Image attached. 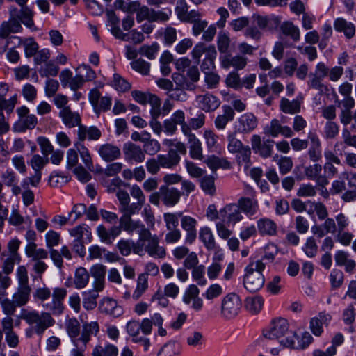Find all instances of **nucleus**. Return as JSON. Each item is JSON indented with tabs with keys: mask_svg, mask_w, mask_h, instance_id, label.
Segmentation results:
<instances>
[{
	"mask_svg": "<svg viewBox=\"0 0 356 356\" xmlns=\"http://www.w3.org/2000/svg\"><path fill=\"white\" fill-rule=\"evenodd\" d=\"M138 234V240L134 248V253L142 256L145 252L154 258L163 259L166 255L164 247L159 245V238L157 235L152 234L145 225L135 230Z\"/></svg>",
	"mask_w": 356,
	"mask_h": 356,
	"instance_id": "obj_1",
	"label": "nucleus"
},
{
	"mask_svg": "<svg viewBox=\"0 0 356 356\" xmlns=\"http://www.w3.org/2000/svg\"><path fill=\"white\" fill-rule=\"evenodd\" d=\"M220 221L216 222V229L218 236L228 239L232 231L228 227L234 226L244 218L239 206L236 203H229L220 209Z\"/></svg>",
	"mask_w": 356,
	"mask_h": 356,
	"instance_id": "obj_2",
	"label": "nucleus"
},
{
	"mask_svg": "<svg viewBox=\"0 0 356 356\" xmlns=\"http://www.w3.org/2000/svg\"><path fill=\"white\" fill-rule=\"evenodd\" d=\"M266 268V263L262 260L251 261L245 268L243 286L251 293L259 291L264 286L265 278L262 271Z\"/></svg>",
	"mask_w": 356,
	"mask_h": 356,
	"instance_id": "obj_3",
	"label": "nucleus"
},
{
	"mask_svg": "<svg viewBox=\"0 0 356 356\" xmlns=\"http://www.w3.org/2000/svg\"><path fill=\"white\" fill-rule=\"evenodd\" d=\"M20 318L24 320L27 324L34 327L35 333L41 336L49 327L55 324V320L50 313L36 310H27L23 309Z\"/></svg>",
	"mask_w": 356,
	"mask_h": 356,
	"instance_id": "obj_4",
	"label": "nucleus"
},
{
	"mask_svg": "<svg viewBox=\"0 0 356 356\" xmlns=\"http://www.w3.org/2000/svg\"><path fill=\"white\" fill-rule=\"evenodd\" d=\"M145 204L138 202L128 203L124 208L119 209L122 213L120 218V225L123 230L129 234H132L137 229L145 225L140 220H134L131 216L138 213Z\"/></svg>",
	"mask_w": 356,
	"mask_h": 356,
	"instance_id": "obj_5",
	"label": "nucleus"
},
{
	"mask_svg": "<svg viewBox=\"0 0 356 356\" xmlns=\"http://www.w3.org/2000/svg\"><path fill=\"white\" fill-rule=\"evenodd\" d=\"M242 308V301L238 295L235 293L227 294L222 300L220 305V316L226 321L236 318Z\"/></svg>",
	"mask_w": 356,
	"mask_h": 356,
	"instance_id": "obj_6",
	"label": "nucleus"
},
{
	"mask_svg": "<svg viewBox=\"0 0 356 356\" xmlns=\"http://www.w3.org/2000/svg\"><path fill=\"white\" fill-rule=\"evenodd\" d=\"M329 67L323 62H319L316 65L315 72L310 73L307 85L309 88L318 91L321 95L329 91L327 85L323 83V79L327 76Z\"/></svg>",
	"mask_w": 356,
	"mask_h": 356,
	"instance_id": "obj_7",
	"label": "nucleus"
},
{
	"mask_svg": "<svg viewBox=\"0 0 356 356\" xmlns=\"http://www.w3.org/2000/svg\"><path fill=\"white\" fill-rule=\"evenodd\" d=\"M67 296V290L64 288H55L52 292V299L42 304L45 312L51 315H60L64 310L63 300Z\"/></svg>",
	"mask_w": 356,
	"mask_h": 356,
	"instance_id": "obj_8",
	"label": "nucleus"
},
{
	"mask_svg": "<svg viewBox=\"0 0 356 356\" xmlns=\"http://www.w3.org/2000/svg\"><path fill=\"white\" fill-rule=\"evenodd\" d=\"M177 125L181 126L182 134L191 129L186 122V115L182 110L175 111L170 118L163 121L164 132L168 135L175 134L177 130Z\"/></svg>",
	"mask_w": 356,
	"mask_h": 356,
	"instance_id": "obj_9",
	"label": "nucleus"
},
{
	"mask_svg": "<svg viewBox=\"0 0 356 356\" xmlns=\"http://www.w3.org/2000/svg\"><path fill=\"white\" fill-rule=\"evenodd\" d=\"M289 332V324L284 318H276L271 321L268 327L263 330V336L269 339H279Z\"/></svg>",
	"mask_w": 356,
	"mask_h": 356,
	"instance_id": "obj_10",
	"label": "nucleus"
},
{
	"mask_svg": "<svg viewBox=\"0 0 356 356\" xmlns=\"http://www.w3.org/2000/svg\"><path fill=\"white\" fill-rule=\"evenodd\" d=\"M17 8L11 6L9 8L10 19L4 21L0 26V38H6L10 33H17L22 31V26L19 20L16 19Z\"/></svg>",
	"mask_w": 356,
	"mask_h": 356,
	"instance_id": "obj_11",
	"label": "nucleus"
},
{
	"mask_svg": "<svg viewBox=\"0 0 356 356\" xmlns=\"http://www.w3.org/2000/svg\"><path fill=\"white\" fill-rule=\"evenodd\" d=\"M258 118L252 113L241 115L235 122V131L241 134L252 132L258 126Z\"/></svg>",
	"mask_w": 356,
	"mask_h": 356,
	"instance_id": "obj_12",
	"label": "nucleus"
},
{
	"mask_svg": "<svg viewBox=\"0 0 356 356\" xmlns=\"http://www.w3.org/2000/svg\"><path fill=\"white\" fill-rule=\"evenodd\" d=\"M13 40H17V46L23 45L24 48V54L26 57L31 58L35 55L39 49L38 44L35 41L33 38H28L24 40L17 36H13L6 40V45L0 51V53H4L6 51L7 47Z\"/></svg>",
	"mask_w": 356,
	"mask_h": 356,
	"instance_id": "obj_13",
	"label": "nucleus"
},
{
	"mask_svg": "<svg viewBox=\"0 0 356 356\" xmlns=\"http://www.w3.org/2000/svg\"><path fill=\"white\" fill-rule=\"evenodd\" d=\"M251 146L255 153L259 154L263 158H268L272 156L274 141L270 139L261 141L260 136L254 134L252 136Z\"/></svg>",
	"mask_w": 356,
	"mask_h": 356,
	"instance_id": "obj_14",
	"label": "nucleus"
},
{
	"mask_svg": "<svg viewBox=\"0 0 356 356\" xmlns=\"http://www.w3.org/2000/svg\"><path fill=\"white\" fill-rule=\"evenodd\" d=\"M246 188L252 197H241L236 204L239 206L242 213L243 212L247 215L253 216L259 209L258 200L254 197L255 192L253 188L250 186H246Z\"/></svg>",
	"mask_w": 356,
	"mask_h": 356,
	"instance_id": "obj_15",
	"label": "nucleus"
},
{
	"mask_svg": "<svg viewBox=\"0 0 356 356\" xmlns=\"http://www.w3.org/2000/svg\"><path fill=\"white\" fill-rule=\"evenodd\" d=\"M181 226L186 232L185 244L192 245L197 238V220L190 216H183L181 218Z\"/></svg>",
	"mask_w": 356,
	"mask_h": 356,
	"instance_id": "obj_16",
	"label": "nucleus"
},
{
	"mask_svg": "<svg viewBox=\"0 0 356 356\" xmlns=\"http://www.w3.org/2000/svg\"><path fill=\"white\" fill-rule=\"evenodd\" d=\"M264 133L268 136L276 138L281 134L285 138L293 136V131L288 126H282L277 119H273L270 124L264 128Z\"/></svg>",
	"mask_w": 356,
	"mask_h": 356,
	"instance_id": "obj_17",
	"label": "nucleus"
},
{
	"mask_svg": "<svg viewBox=\"0 0 356 356\" xmlns=\"http://www.w3.org/2000/svg\"><path fill=\"white\" fill-rule=\"evenodd\" d=\"M200 290L195 284L189 285L183 296V302L191 305L195 311H200L203 307V300L199 297Z\"/></svg>",
	"mask_w": 356,
	"mask_h": 356,
	"instance_id": "obj_18",
	"label": "nucleus"
},
{
	"mask_svg": "<svg viewBox=\"0 0 356 356\" xmlns=\"http://www.w3.org/2000/svg\"><path fill=\"white\" fill-rule=\"evenodd\" d=\"M122 150L124 159L128 162L143 163L145 159V154L143 149L134 143H125Z\"/></svg>",
	"mask_w": 356,
	"mask_h": 356,
	"instance_id": "obj_19",
	"label": "nucleus"
},
{
	"mask_svg": "<svg viewBox=\"0 0 356 356\" xmlns=\"http://www.w3.org/2000/svg\"><path fill=\"white\" fill-rule=\"evenodd\" d=\"M220 60L222 68L229 69L230 67H233L236 70L244 69L248 63V58L240 54L235 56L225 54L220 56Z\"/></svg>",
	"mask_w": 356,
	"mask_h": 356,
	"instance_id": "obj_20",
	"label": "nucleus"
},
{
	"mask_svg": "<svg viewBox=\"0 0 356 356\" xmlns=\"http://www.w3.org/2000/svg\"><path fill=\"white\" fill-rule=\"evenodd\" d=\"M297 339L296 334L291 332V334L288 336L286 339L280 341V344L286 348H297V349H305L313 341L312 336L308 332H305L302 334L300 341H298V346H296L295 340Z\"/></svg>",
	"mask_w": 356,
	"mask_h": 356,
	"instance_id": "obj_21",
	"label": "nucleus"
},
{
	"mask_svg": "<svg viewBox=\"0 0 356 356\" xmlns=\"http://www.w3.org/2000/svg\"><path fill=\"white\" fill-rule=\"evenodd\" d=\"M196 102L199 107L204 112H213L220 105V100L215 95L206 93L196 97Z\"/></svg>",
	"mask_w": 356,
	"mask_h": 356,
	"instance_id": "obj_22",
	"label": "nucleus"
},
{
	"mask_svg": "<svg viewBox=\"0 0 356 356\" xmlns=\"http://www.w3.org/2000/svg\"><path fill=\"white\" fill-rule=\"evenodd\" d=\"M98 154L103 161L112 162L121 156V150L118 146L107 143L99 146Z\"/></svg>",
	"mask_w": 356,
	"mask_h": 356,
	"instance_id": "obj_23",
	"label": "nucleus"
},
{
	"mask_svg": "<svg viewBox=\"0 0 356 356\" xmlns=\"http://www.w3.org/2000/svg\"><path fill=\"white\" fill-rule=\"evenodd\" d=\"M162 193V202L167 207L176 205L181 196V192L174 187H169L166 185L160 186Z\"/></svg>",
	"mask_w": 356,
	"mask_h": 356,
	"instance_id": "obj_24",
	"label": "nucleus"
},
{
	"mask_svg": "<svg viewBox=\"0 0 356 356\" xmlns=\"http://www.w3.org/2000/svg\"><path fill=\"white\" fill-rule=\"evenodd\" d=\"M99 309L102 313L115 318L120 316L124 312L122 306L119 305L116 300L110 298H105L101 301Z\"/></svg>",
	"mask_w": 356,
	"mask_h": 356,
	"instance_id": "obj_25",
	"label": "nucleus"
},
{
	"mask_svg": "<svg viewBox=\"0 0 356 356\" xmlns=\"http://www.w3.org/2000/svg\"><path fill=\"white\" fill-rule=\"evenodd\" d=\"M332 319L330 314L325 312H320L316 317L310 320V329L312 333L316 336H320L323 332V326H327Z\"/></svg>",
	"mask_w": 356,
	"mask_h": 356,
	"instance_id": "obj_26",
	"label": "nucleus"
},
{
	"mask_svg": "<svg viewBox=\"0 0 356 356\" xmlns=\"http://www.w3.org/2000/svg\"><path fill=\"white\" fill-rule=\"evenodd\" d=\"M322 166L315 163L304 168L305 175L307 179L314 180L320 186H325L328 184L327 178L321 175Z\"/></svg>",
	"mask_w": 356,
	"mask_h": 356,
	"instance_id": "obj_27",
	"label": "nucleus"
},
{
	"mask_svg": "<svg viewBox=\"0 0 356 356\" xmlns=\"http://www.w3.org/2000/svg\"><path fill=\"white\" fill-rule=\"evenodd\" d=\"M308 139L310 140L312 145L308 150V155L310 160L313 162H318L321 159V143L314 132L308 133Z\"/></svg>",
	"mask_w": 356,
	"mask_h": 356,
	"instance_id": "obj_28",
	"label": "nucleus"
},
{
	"mask_svg": "<svg viewBox=\"0 0 356 356\" xmlns=\"http://www.w3.org/2000/svg\"><path fill=\"white\" fill-rule=\"evenodd\" d=\"M59 117L62 119L63 124L69 128L79 126L81 123L79 114L72 112L70 107L60 110Z\"/></svg>",
	"mask_w": 356,
	"mask_h": 356,
	"instance_id": "obj_29",
	"label": "nucleus"
},
{
	"mask_svg": "<svg viewBox=\"0 0 356 356\" xmlns=\"http://www.w3.org/2000/svg\"><path fill=\"white\" fill-rule=\"evenodd\" d=\"M161 168H172L176 166L179 161L180 156L175 149H170L167 154H159L156 156Z\"/></svg>",
	"mask_w": 356,
	"mask_h": 356,
	"instance_id": "obj_30",
	"label": "nucleus"
},
{
	"mask_svg": "<svg viewBox=\"0 0 356 356\" xmlns=\"http://www.w3.org/2000/svg\"><path fill=\"white\" fill-rule=\"evenodd\" d=\"M223 113L217 115L215 119L214 124L218 129H224L229 122L233 120L235 113L234 109L228 105L222 106Z\"/></svg>",
	"mask_w": 356,
	"mask_h": 356,
	"instance_id": "obj_31",
	"label": "nucleus"
},
{
	"mask_svg": "<svg viewBox=\"0 0 356 356\" xmlns=\"http://www.w3.org/2000/svg\"><path fill=\"white\" fill-rule=\"evenodd\" d=\"M199 238L207 250H215L216 243L214 235L210 227L207 226L202 227L199 230Z\"/></svg>",
	"mask_w": 356,
	"mask_h": 356,
	"instance_id": "obj_32",
	"label": "nucleus"
},
{
	"mask_svg": "<svg viewBox=\"0 0 356 356\" xmlns=\"http://www.w3.org/2000/svg\"><path fill=\"white\" fill-rule=\"evenodd\" d=\"M257 228L261 236H275L277 234V225L269 218H261L257 220Z\"/></svg>",
	"mask_w": 356,
	"mask_h": 356,
	"instance_id": "obj_33",
	"label": "nucleus"
},
{
	"mask_svg": "<svg viewBox=\"0 0 356 356\" xmlns=\"http://www.w3.org/2000/svg\"><path fill=\"white\" fill-rule=\"evenodd\" d=\"M99 331V325L97 322L86 323L83 325L81 337L76 339L87 344L90 340L91 335H96Z\"/></svg>",
	"mask_w": 356,
	"mask_h": 356,
	"instance_id": "obj_34",
	"label": "nucleus"
},
{
	"mask_svg": "<svg viewBox=\"0 0 356 356\" xmlns=\"http://www.w3.org/2000/svg\"><path fill=\"white\" fill-rule=\"evenodd\" d=\"M16 19L28 28L34 26L33 12L27 6H23L20 10L17 9Z\"/></svg>",
	"mask_w": 356,
	"mask_h": 356,
	"instance_id": "obj_35",
	"label": "nucleus"
},
{
	"mask_svg": "<svg viewBox=\"0 0 356 356\" xmlns=\"http://www.w3.org/2000/svg\"><path fill=\"white\" fill-rule=\"evenodd\" d=\"M307 204H309L307 209L308 214L313 215L316 213L318 219L321 220H323L328 216L327 209L325 205L322 202L308 200Z\"/></svg>",
	"mask_w": 356,
	"mask_h": 356,
	"instance_id": "obj_36",
	"label": "nucleus"
},
{
	"mask_svg": "<svg viewBox=\"0 0 356 356\" xmlns=\"http://www.w3.org/2000/svg\"><path fill=\"white\" fill-rule=\"evenodd\" d=\"M90 275L87 270L83 267L76 268L73 284L76 289H81L85 288L89 282Z\"/></svg>",
	"mask_w": 356,
	"mask_h": 356,
	"instance_id": "obj_37",
	"label": "nucleus"
},
{
	"mask_svg": "<svg viewBox=\"0 0 356 356\" xmlns=\"http://www.w3.org/2000/svg\"><path fill=\"white\" fill-rule=\"evenodd\" d=\"M334 26L336 31L343 32L348 38H351L355 35V29L353 24L347 22L343 18L337 19Z\"/></svg>",
	"mask_w": 356,
	"mask_h": 356,
	"instance_id": "obj_38",
	"label": "nucleus"
},
{
	"mask_svg": "<svg viewBox=\"0 0 356 356\" xmlns=\"http://www.w3.org/2000/svg\"><path fill=\"white\" fill-rule=\"evenodd\" d=\"M301 102L298 99L292 101L285 97H282L280 100V109L284 113L295 114L300 111Z\"/></svg>",
	"mask_w": 356,
	"mask_h": 356,
	"instance_id": "obj_39",
	"label": "nucleus"
},
{
	"mask_svg": "<svg viewBox=\"0 0 356 356\" xmlns=\"http://www.w3.org/2000/svg\"><path fill=\"white\" fill-rule=\"evenodd\" d=\"M280 29L282 33L290 37L293 41L297 42L300 39V29L291 22H284L282 24Z\"/></svg>",
	"mask_w": 356,
	"mask_h": 356,
	"instance_id": "obj_40",
	"label": "nucleus"
},
{
	"mask_svg": "<svg viewBox=\"0 0 356 356\" xmlns=\"http://www.w3.org/2000/svg\"><path fill=\"white\" fill-rule=\"evenodd\" d=\"M31 291V287L18 286L16 292L13 295V300L18 307H22L29 302Z\"/></svg>",
	"mask_w": 356,
	"mask_h": 356,
	"instance_id": "obj_41",
	"label": "nucleus"
},
{
	"mask_svg": "<svg viewBox=\"0 0 356 356\" xmlns=\"http://www.w3.org/2000/svg\"><path fill=\"white\" fill-rule=\"evenodd\" d=\"M181 351L179 343L170 341L165 343L157 353V356H178Z\"/></svg>",
	"mask_w": 356,
	"mask_h": 356,
	"instance_id": "obj_42",
	"label": "nucleus"
},
{
	"mask_svg": "<svg viewBox=\"0 0 356 356\" xmlns=\"http://www.w3.org/2000/svg\"><path fill=\"white\" fill-rule=\"evenodd\" d=\"M191 17L188 18V21L193 23V33L194 35L197 36L202 32H203L205 28L207 26V22L201 20L200 17V13L195 10L190 13Z\"/></svg>",
	"mask_w": 356,
	"mask_h": 356,
	"instance_id": "obj_43",
	"label": "nucleus"
},
{
	"mask_svg": "<svg viewBox=\"0 0 356 356\" xmlns=\"http://www.w3.org/2000/svg\"><path fill=\"white\" fill-rule=\"evenodd\" d=\"M264 300L259 296L249 297L245 299V307L252 314H257L262 309Z\"/></svg>",
	"mask_w": 356,
	"mask_h": 356,
	"instance_id": "obj_44",
	"label": "nucleus"
},
{
	"mask_svg": "<svg viewBox=\"0 0 356 356\" xmlns=\"http://www.w3.org/2000/svg\"><path fill=\"white\" fill-rule=\"evenodd\" d=\"M38 123V119L34 115H29L26 118L19 119L15 124L17 131H25L26 129H33Z\"/></svg>",
	"mask_w": 356,
	"mask_h": 356,
	"instance_id": "obj_45",
	"label": "nucleus"
},
{
	"mask_svg": "<svg viewBox=\"0 0 356 356\" xmlns=\"http://www.w3.org/2000/svg\"><path fill=\"white\" fill-rule=\"evenodd\" d=\"M204 162L212 171H216L220 168L224 169L230 168V163L229 161L226 159H220L214 155L208 156Z\"/></svg>",
	"mask_w": 356,
	"mask_h": 356,
	"instance_id": "obj_46",
	"label": "nucleus"
},
{
	"mask_svg": "<svg viewBox=\"0 0 356 356\" xmlns=\"http://www.w3.org/2000/svg\"><path fill=\"white\" fill-rule=\"evenodd\" d=\"M118 350L112 344L105 346H97L92 352V356H117Z\"/></svg>",
	"mask_w": 356,
	"mask_h": 356,
	"instance_id": "obj_47",
	"label": "nucleus"
},
{
	"mask_svg": "<svg viewBox=\"0 0 356 356\" xmlns=\"http://www.w3.org/2000/svg\"><path fill=\"white\" fill-rule=\"evenodd\" d=\"M229 34L225 31H220L217 36V47L220 54H226L230 46Z\"/></svg>",
	"mask_w": 356,
	"mask_h": 356,
	"instance_id": "obj_48",
	"label": "nucleus"
},
{
	"mask_svg": "<svg viewBox=\"0 0 356 356\" xmlns=\"http://www.w3.org/2000/svg\"><path fill=\"white\" fill-rule=\"evenodd\" d=\"M236 161L239 165L243 166L246 170L251 165L250 156L251 149L248 146H245L243 149L237 152Z\"/></svg>",
	"mask_w": 356,
	"mask_h": 356,
	"instance_id": "obj_49",
	"label": "nucleus"
},
{
	"mask_svg": "<svg viewBox=\"0 0 356 356\" xmlns=\"http://www.w3.org/2000/svg\"><path fill=\"white\" fill-rule=\"evenodd\" d=\"M147 288V277L145 274H140L138 277L136 288L133 293L132 298L135 300L139 299Z\"/></svg>",
	"mask_w": 356,
	"mask_h": 356,
	"instance_id": "obj_50",
	"label": "nucleus"
},
{
	"mask_svg": "<svg viewBox=\"0 0 356 356\" xmlns=\"http://www.w3.org/2000/svg\"><path fill=\"white\" fill-rule=\"evenodd\" d=\"M273 161L277 162L280 172L282 175H285L290 172L293 165L291 158L289 156H280L279 158V156L277 154L273 157Z\"/></svg>",
	"mask_w": 356,
	"mask_h": 356,
	"instance_id": "obj_51",
	"label": "nucleus"
},
{
	"mask_svg": "<svg viewBox=\"0 0 356 356\" xmlns=\"http://www.w3.org/2000/svg\"><path fill=\"white\" fill-rule=\"evenodd\" d=\"M109 22L111 26V33L118 39H120L124 41H127V34L123 33L119 26L120 19L115 15H112L109 18Z\"/></svg>",
	"mask_w": 356,
	"mask_h": 356,
	"instance_id": "obj_52",
	"label": "nucleus"
},
{
	"mask_svg": "<svg viewBox=\"0 0 356 356\" xmlns=\"http://www.w3.org/2000/svg\"><path fill=\"white\" fill-rule=\"evenodd\" d=\"M21 261V257L19 254L15 255H9L3 261L2 265V273L4 275H7L9 276L13 269L15 264L19 263Z\"/></svg>",
	"mask_w": 356,
	"mask_h": 356,
	"instance_id": "obj_53",
	"label": "nucleus"
},
{
	"mask_svg": "<svg viewBox=\"0 0 356 356\" xmlns=\"http://www.w3.org/2000/svg\"><path fill=\"white\" fill-rule=\"evenodd\" d=\"M181 213H165L163 215V220L165 223L167 230L175 229L179 225V218H181Z\"/></svg>",
	"mask_w": 356,
	"mask_h": 356,
	"instance_id": "obj_54",
	"label": "nucleus"
},
{
	"mask_svg": "<svg viewBox=\"0 0 356 356\" xmlns=\"http://www.w3.org/2000/svg\"><path fill=\"white\" fill-rule=\"evenodd\" d=\"M131 66L133 70L143 75H147L149 73L150 64L142 58L133 60Z\"/></svg>",
	"mask_w": 356,
	"mask_h": 356,
	"instance_id": "obj_55",
	"label": "nucleus"
},
{
	"mask_svg": "<svg viewBox=\"0 0 356 356\" xmlns=\"http://www.w3.org/2000/svg\"><path fill=\"white\" fill-rule=\"evenodd\" d=\"M172 78L179 88L188 90H193L195 88V86L193 83L186 81L185 77L180 73H174Z\"/></svg>",
	"mask_w": 356,
	"mask_h": 356,
	"instance_id": "obj_56",
	"label": "nucleus"
},
{
	"mask_svg": "<svg viewBox=\"0 0 356 356\" xmlns=\"http://www.w3.org/2000/svg\"><path fill=\"white\" fill-rule=\"evenodd\" d=\"M16 277L18 286L31 287L29 285L28 270L25 266H19L16 270Z\"/></svg>",
	"mask_w": 356,
	"mask_h": 356,
	"instance_id": "obj_57",
	"label": "nucleus"
},
{
	"mask_svg": "<svg viewBox=\"0 0 356 356\" xmlns=\"http://www.w3.org/2000/svg\"><path fill=\"white\" fill-rule=\"evenodd\" d=\"M302 250L308 257H314L316 256L318 252V245L316 239L313 236L307 238L302 247Z\"/></svg>",
	"mask_w": 356,
	"mask_h": 356,
	"instance_id": "obj_58",
	"label": "nucleus"
},
{
	"mask_svg": "<svg viewBox=\"0 0 356 356\" xmlns=\"http://www.w3.org/2000/svg\"><path fill=\"white\" fill-rule=\"evenodd\" d=\"M66 330L72 340L79 338L78 337L80 332L79 322L76 318L69 319L66 322Z\"/></svg>",
	"mask_w": 356,
	"mask_h": 356,
	"instance_id": "obj_59",
	"label": "nucleus"
},
{
	"mask_svg": "<svg viewBox=\"0 0 356 356\" xmlns=\"http://www.w3.org/2000/svg\"><path fill=\"white\" fill-rule=\"evenodd\" d=\"M52 296L49 288L43 286L37 288L33 292V296L36 301H38L42 305L43 303Z\"/></svg>",
	"mask_w": 356,
	"mask_h": 356,
	"instance_id": "obj_60",
	"label": "nucleus"
},
{
	"mask_svg": "<svg viewBox=\"0 0 356 356\" xmlns=\"http://www.w3.org/2000/svg\"><path fill=\"white\" fill-rule=\"evenodd\" d=\"M200 186L203 191L210 195H213L216 192L214 178L211 176L204 177L200 181Z\"/></svg>",
	"mask_w": 356,
	"mask_h": 356,
	"instance_id": "obj_61",
	"label": "nucleus"
},
{
	"mask_svg": "<svg viewBox=\"0 0 356 356\" xmlns=\"http://www.w3.org/2000/svg\"><path fill=\"white\" fill-rule=\"evenodd\" d=\"M227 149L231 153H237L245 147L239 139L236 138L234 134H229L227 136Z\"/></svg>",
	"mask_w": 356,
	"mask_h": 356,
	"instance_id": "obj_62",
	"label": "nucleus"
},
{
	"mask_svg": "<svg viewBox=\"0 0 356 356\" xmlns=\"http://www.w3.org/2000/svg\"><path fill=\"white\" fill-rule=\"evenodd\" d=\"M171 15V10L168 9H164L161 10H155L152 9L150 15V22H166L169 19V17Z\"/></svg>",
	"mask_w": 356,
	"mask_h": 356,
	"instance_id": "obj_63",
	"label": "nucleus"
},
{
	"mask_svg": "<svg viewBox=\"0 0 356 356\" xmlns=\"http://www.w3.org/2000/svg\"><path fill=\"white\" fill-rule=\"evenodd\" d=\"M0 303L2 311L6 316L13 315L18 307L13 300L5 297L0 300Z\"/></svg>",
	"mask_w": 356,
	"mask_h": 356,
	"instance_id": "obj_64",
	"label": "nucleus"
}]
</instances>
